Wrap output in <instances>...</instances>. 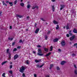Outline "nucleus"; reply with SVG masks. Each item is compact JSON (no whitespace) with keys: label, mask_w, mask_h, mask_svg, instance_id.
<instances>
[{"label":"nucleus","mask_w":77,"mask_h":77,"mask_svg":"<svg viewBox=\"0 0 77 77\" xmlns=\"http://www.w3.org/2000/svg\"><path fill=\"white\" fill-rule=\"evenodd\" d=\"M61 44L63 46L65 45V41H62L61 42Z\"/></svg>","instance_id":"20e7f679"},{"label":"nucleus","mask_w":77,"mask_h":77,"mask_svg":"<svg viewBox=\"0 0 77 77\" xmlns=\"http://www.w3.org/2000/svg\"><path fill=\"white\" fill-rule=\"evenodd\" d=\"M39 28H37L35 30V33H38V32H39Z\"/></svg>","instance_id":"6e6552de"},{"label":"nucleus","mask_w":77,"mask_h":77,"mask_svg":"<svg viewBox=\"0 0 77 77\" xmlns=\"http://www.w3.org/2000/svg\"><path fill=\"white\" fill-rule=\"evenodd\" d=\"M58 51H61V50H60V49H59Z\"/></svg>","instance_id":"bf43d9fd"},{"label":"nucleus","mask_w":77,"mask_h":77,"mask_svg":"<svg viewBox=\"0 0 77 77\" xmlns=\"http://www.w3.org/2000/svg\"><path fill=\"white\" fill-rule=\"evenodd\" d=\"M17 49H20L21 48V46H18L17 47Z\"/></svg>","instance_id":"ea45409f"},{"label":"nucleus","mask_w":77,"mask_h":77,"mask_svg":"<svg viewBox=\"0 0 77 77\" xmlns=\"http://www.w3.org/2000/svg\"><path fill=\"white\" fill-rule=\"evenodd\" d=\"M5 2L6 3H9V2L8 1H5Z\"/></svg>","instance_id":"f704fd0d"},{"label":"nucleus","mask_w":77,"mask_h":77,"mask_svg":"<svg viewBox=\"0 0 77 77\" xmlns=\"http://www.w3.org/2000/svg\"><path fill=\"white\" fill-rule=\"evenodd\" d=\"M75 56V54H72V56Z\"/></svg>","instance_id":"5fc2aeb1"},{"label":"nucleus","mask_w":77,"mask_h":77,"mask_svg":"<svg viewBox=\"0 0 77 77\" xmlns=\"http://www.w3.org/2000/svg\"><path fill=\"white\" fill-rule=\"evenodd\" d=\"M29 18H30V17L29 16H28L26 17V18H27V19H29Z\"/></svg>","instance_id":"4d7b16f0"},{"label":"nucleus","mask_w":77,"mask_h":77,"mask_svg":"<svg viewBox=\"0 0 77 77\" xmlns=\"http://www.w3.org/2000/svg\"><path fill=\"white\" fill-rule=\"evenodd\" d=\"M10 29H12V26H10Z\"/></svg>","instance_id":"052dcab7"},{"label":"nucleus","mask_w":77,"mask_h":77,"mask_svg":"<svg viewBox=\"0 0 77 77\" xmlns=\"http://www.w3.org/2000/svg\"><path fill=\"white\" fill-rule=\"evenodd\" d=\"M66 27L65 26H64V27H63V28L64 29H65Z\"/></svg>","instance_id":"69168bd1"},{"label":"nucleus","mask_w":77,"mask_h":77,"mask_svg":"<svg viewBox=\"0 0 77 77\" xmlns=\"http://www.w3.org/2000/svg\"><path fill=\"white\" fill-rule=\"evenodd\" d=\"M75 74L77 75V69H75Z\"/></svg>","instance_id":"4be33fe9"},{"label":"nucleus","mask_w":77,"mask_h":77,"mask_svg":"<svg viewBox=\"0 0 77 77\" xmlns=\"http://www.w3.org/2000/svg\"><path fill=\"white\" fill-rule=\"evenodd\" d=\"M8 72H9V73H10V74H12V73H13L12 71V70L9 71Z\"/></svg>","instance_id":"412c9836"},{"label":"nucleus","mask_w":77,"mask_h":77,"mask_svg":"<svg viewBox=\"0 0 77 77\" xmlns=\"http://www.w3.org/2000/svg\"><path fill=\"white\" fill-rule=\"evenodd\" d=\"M69 34L70 35V36H72V34L71 33H69Z\"/></svg>","instance_id":"37998d69"},{"label":"nucleus","mask_w":77,"mask_h":77,"mask_svg":"<svg viewBox=\"0 0 77 77\" xmlns=\"http://www.w3.org/2000/svg\"><path fill=\"white\" fill-rule=\"evenodd\" d=\"M2 14V12H1L0 13V15Z\"/></svg>","instance_id":"338daca9"},{"label":"nucleus","mask_w":77,"mask_h":77,"mask_svg":"<svg viewBox=\"0 0 77 77\" xmlns=\"http://www.w3.org/2000/svg\"><path fill=\"white\" fill-rule=\"evenodd\" d=\"M8 39L9 40H10V41H12V39H13V38H8Z\"/></svg>","instance_id":"7c9ffc66"},{"label":"nucleus","mask_w":77,"mask_h":77,"mask_svg":"<svg viewBox=\"0 0 77 77\" xmlns=\"http://www.w3.org/2000/svg\"><path fill=\"white\" fill-rule=\"evenodd\" d=\"M45 51H46V52L48 51V49H47V48H45Z\"/></svg>","instance_id":"2f4dec72"},{"label":"nucleus","mask_w":77,"mask_h":77,"mask_svg":"<svg viewBox=\"0 0 77 77\" xmlns=\"http://www.w3.org/2000/svg\"><path fill=\"white\" fill-rule=\"evenodd\" d=\"M51 32H50V31H49L48 32V34H49V33H50Z\"/></svg>","instance_id":"603ef678"},{"label":"nucleus","mask_w":77,"mask_h":77,"mask_svg":"<svg viewBox=\"0 0 77 77\" xmlns=\"http://www.w3.org/2000/svg\"><path fill=\"white\" fill-rule=\"evenodd\" d=\"M10 69L12 68V65H11L10 66Z\"/></svg>","instance_id":"473e14b6"},{"label":"nucleus","mask_w":77,"mask_h":77,"mask_svg":"<svg viewBox=\"0 0 77 77\" xmlns=\"http://www.w3.org/2000/svg\"><path fill=\"white\" fill-rule=\"evenodd\" d=\"M66 29L67 30L69 29V26H66Z\"/></svg>","instance_id":"72a5a7b5"},{"label":"nucleus","mask_w":77,"mask_h":77,"mask_svg":"<svg viewBox=\"0 0 77 77\" xmlns=\"http://www.w3.org/2000/svg\"><path fill=\"white\" fill-rule=\"evenodd\" d=\"M59 25H57V27H56V30H57V29H59Z\"/></svg>","instance_id":"393cba45"},{"label":"nucleus","mask_w":77,"mask_h":77,"mask_svg":"<svg viewBox=\"0 0 77 77\" xmlns=\"http://www.w3.org/2000/svg\"><path fill=\"white\" fill-rule=\"evenodd\" d=\"M50 66H51V67H53V64H51L50 65Z\"/></svg>","instance_id":"49530a36"},{"label":"nucleus","mask_w":77,"mask_h":77,"mask_svg":"<svg viewBox=\"0 0 77 77\" xmlns=\"http://www.w3.org/2000/svg\"><path fill=\"white\" fill-rule=\"evenodd\" d=\"M33 53H34V54H35V53H36V52L35 51H33Z\"/></svg>","instance_id":"13d9d810"},{"label":"nucleus","mask_w":77,"mask_h":77,"mask_svg":"<svg viewBox=\"0 0 77 77\" xmlns=\"http://www.w3.org/2000/svg\"><path fill=\"white\" fill-rule=\"evenodd\" d=\"M73 32H74V33H77V31L75 29H74L73 31Z\"/></svg>","instance_id":"4468645a"},{"label":"nucleus","mask_w":77,"mask_h":77,"mask_svg":"<svg viewBox=\"0 0 77 77\" xmlns=\"http://www.w3.org/2000/svg\"><path fill=\"white\" fill-rule=\"evenodd\" d=\"M35 8H36V9H38V6H35Z\"/></svg>","instance_id":"8fccbe9b"},{"label":"nucleus","mask_w":77,"mask_h":77,"mask_svg":"<svg viewBox=\"0 0 77 77\" xmlns=\"http://www.w3.org/2000/svg\"><path fill=\"white\" fill-rule=\"evenodd\" d=\"M75 38V36L74 35H73L72 37L70 38V41H72V40H73V39H74Z\"/></svg>","instance_id":"39448f33"},{"label":"nucleus","mask_w":77,"mask_h":77,"mask_svg":"<svg viewBox=\"0 0 77 77\" xmlns=\"http://www.w3.org/2000/svg\"><path fill=\"white\" fill-rule=\"evenodd\" d=\"M57 70H59L60 69V68H59V67H57Z\"/></svg>","instance_id":"c03bdc74"},{"label":"nucleus","mask_w":77,"mask_h":77,"mask_svg":"<svg viewBox=\"0 0 77 77\" xmlns=\"http://www.w3.org/2000/svg\"><path fill=\"white\" fill-rule=\"evenodd\" d=\"M32 9H35V6H34L32 7Z\"/></svg>","instance_id":"4c0bfd02"},{"label":"nucleus","mask_w":77,"mask_h":77,"mask_svg":"<svg viewBox=\"0 0 77 77\" xmlns=\"http://www.w3.org/2000/svg\"><path fill=\"white\" fill-rule=\"evenodd\" d=\"M5 74H6L5 73H4L2 75V77H6V76H5Z\"/></svg>","instance_id":"a878e982"},{"label":"nucleus","mask_w":77,"mask_h":77,"mask_svg":"<svg viewBox=\"0 0 77 77\" xmlns=\"http://www.w3.org/2000/svg\"><path fill=\"white\" fill-rule=\"evenodd\" d=\"M25 63L26 64H27V65H29V60H28L26 61Z\"/></svg>","instance_id":"2eb2a0df"},{"label":"nucleus","mask_w":77,"mask_h":77,"mask_svg":"<svg viewBox=\"0 0 77 77\" xmlns=\"http://www.w3.org/2000/svg\"><path fill=\"white\" fill-rule=\"evenodd\" d=\"M60 6H61V8L60 9V10H62V9H63V8L65 7V5H61Z\"/></svg>","instance_id":"9b49d317"},{"label":"nucleus","mask_w":77,"mask_h":77,"mask_svg":"<svg viewBox=\"0 0 77 77\" xmlns=\"http://www.w3.org/2000/svg\"><path fill=\"white\" fill-rule=\"evenodd\" d=\"M77 45V43H75L74 44V46H75V45Z\"/></svg>","instance_id":"864d4df0"},{"label":"nucleus","mask_w":77,"mask_h":77,"mask_svg":"<svg viewBox=\"0 0 77 77\" xmlns=\"http://www.w3.org/2000/svg\"><path fill=\"white\" fill-rule=\"evenodd\" d=\"M52 2H55V0H51Z\"/></svg>","instance_id":"e2e57ef3"},{"label":"nucleus","mask_w":77,"mask_h":77,"mask_svg":"<svg viewBox=\"0 0 77 77\" xmlns=\"http://www.w3.org/2000/svg\"><path fill=\"white\" fill-rule=\"evenodd\" d=\"M16 17H19V18H22L23 17V16L22 15H20L19 14H16Z\"/></svg>","instance_id":"423d86ee"},{"label":"nucleus","mask_w":77,"mask_h":77,"mask_svg":"<svg viewBox=\"0 0 77 77\" xmlns=\"http://www.w3.org/2000/svg\"><path fill=\"white\" fill-rule=\"evenodd\" d=\"M47 38H48V37H47V35L45 36V39L46 40H47Z\"/></svg>","instance_id":"79ce46f5"},{"label":"nucleus","mask_w":77,"mask_h":77,"mask_svg":"<svg viewBox=\"0 0 77 77\" xmlns=\"http://www.w3.org/2000/svg\"><path fill=\"white\" fill-rule=\"evenodd\" d=\"M20 6L23 7L24 6V4L23 3H21L20 4Z\"/></svg>","instance_id":"b1692460"},{"label":"nucleus","mask_w":77,"mask_h":77,"mask_svg":"<svg viewBox=\"0 0 77 77\" xmlns=\"http://www.w3.org/2000/svg\"><path fill=\"white\" fill-rule=\"evenodd\" d=\"M15 42H14L12 44V46H14V45H15Z\"/></svg>","instance_id":"e433bc0d"},{"label":"nucleus","mask_w":77,"mask_h":77,"mask_svg":"<svg viewBox=\"0 0 77 77\" xmlns=\"http://www.w3.org/2000/svg\"><path fill=\"white\" fill-rule=\"evenodd\" d=\"M40 19L41 20H42V21H44V19L42 18H40Z\"/></svg>","instance_id":"09e8293b"},{"label":"nucleus","mask_w":77,"mask_h":77,"mask_svg":"<svg viewBox=\"0 0 77 77\" xmlns=\"http://www.w3.org/2000/svg\"><path fill=\"white\" fill-rule=\"evenodd\" d=\"M66 37H67L68 38L69 37V34H67L66 35Z\"/></svg>","instance_id":"c9c22d12"},{"label":"nucleus","mask_w":77,"mask_h":77,"mask_svg":"<svg viewBox=\"0 0 77 77\" xmlns=\"http://www.w3.org/2000/svg\"><path fill=\"white\" fill-rule=\"evenodd\" d=\"M17 50V48H14L13 49V51H16Z\"/></svg>","instance_id":"bb28decb"},{"label":"nucleus","mask_w":77,"mask_h":77,"mask_svg":"<svg viewBox=\"0 0 77 77\" xmlns=\"http://www.w3.org/2000/svg\"><path fill=\"white\" fill-rule=\"evenodd\" d=\"M53 50V46H51L50 48V51H51Z\"/></svg>","instance_id":"6ab92c4d"},{"label":"nucleus","mask_w":77,"mask_h":77,"mask_svg":"<svg viewBox=\"0 0 77 77\" xmlns=\"http://www.w3.org/2000/svg\"><path fill=\"white\" fill-rule=\"evenodd\" d=\"M38 52L37 53V55L40 56H43L42 54H41L42 53V51H41V49H38Z\"/></svg>","instance_id":"f257e3e1"},{"label":"nucleus","mask_w":77,"mask_h":77,"mask_svg":"<svg viewBox=\"0 0 77 77\" xmlns=\"http://www.w3.org/2000/svg\"><path fill=\"white\" fill-rule=\"evenodd\" d=\"M34 77H36V74H34Z\"/></svg>","instance_id":"3c124183"},{"label":"nucleus","mask_w":77,"mask_h":77,"mask_svg":"<svg viewBox=\"0 0 77 77\" xmlns=\"http://www.w3.org/2000/svg\"><path fill=\"white\" fill-rule=\"evenodd\" d=\"M51 68H52V67H51V66H50V69H51Z\"/></svg>","instance_id":"0e129e2a"},{"label":"nucleus","mask_w":77,"mask_h":77,"mask_svg":"<svg viewBox=\"0 0 77 77\" xmlns=\"http://www.w3.org/2000/svg\"><path fill=\"white\" fill-rule=\"evenodd\" d=\"M17 1L16 0V1H14V5H16V4H17Z\"/></svg>","instance_id":"c756f323"},{"label":"nucleus","mask_w":77,"mask_h":77,"mask_svg":"<svg viewBox=\"0 0 77 77\" xmlns=\"http://www.w3.org/2000/svg\"><path fill=\"white\" fill-rule=\"evenodd\" d=\"M44 65V63H43L42 65L40 66V68H42Z\"/></svg>","instance_id":"c85d7f7f"},{"label":"nucleus","mask_w":77,"mask_h":77,"mask_svg":"<svg viewBox=\"0 0 77 77\" xmlns=\"http://www.w3.org/2000/svg\"><path fill=\"white\" fill-rule=\"evenodd\" d=\"M30 5H28L27 6V8L28 9H29V8H30Z\"/></svg>","instance_id":"cd10ccee"},{"label":"nucleus","mask_w":77,"mask_h":77,"mask_svg":"<svg viewBox=\"0 0 77 77\" xmlns=\"http://www.w3.org/2000/svg\"><path fill=\"white\" fill-rule=\"evenodd\" d=\"M52 9L53 11L54 12V6H52Z\"/></svg>","instance_id":"aec40b11"},{"label":"nucleus","mask_w":77,"mask_h":77,"mask_svg":"<svg viewBox=\"0 0 77 77\" xmlns=\"http://www.w3.org/2000/svg\"><path fill=\"white\" fill-rule=\"evenodd\" d=\"M65 63H66V62L63 61L61 62V65H64Z\"/></svg>","instance_id":"f8f14e48"},{"label":"nucleus","mask_w":77,"mask_h":77,"mask_svg":"<svg viewBox=\"0 0 77 77\" xmlns=\"http://www.w3.org/2000/svg\"><path fill=\"white\" fill-rule=\"evenodd\" d=\"M24 69H25V67L24 66H22L21 69H20V72H22V73H23V71H24Z\"/></svg>","instance_id":"f03ea898"},{"label":"nucleus","mask_w":77,"mask_h":77,"mask_svg":"<svg viewBox=\"0 0 77 77\" xmlns=\"http://www.w3.org/2000/svg\"><path fill=\"white\" fill-rule=\"evenodd\" d=\"M37 66L38 67V68H40V66H39V65H37Z\"/></svg>","instance_id":"a18cd8bd"},{"label":"nucleus","mask_w":77,"mask_h":77,"mask_svg":"<svg viewBox=\"0 0 77 77\" xmlns=\"http://www.w3.org/2000/svg\"><path fill=\"white\" fill-rule=\"evenodd\" d=\"M71 31H69V33H71Z\"/></svg>","instance_id":"774afa93"},{"label":"nucleus","mask_w":77,"mask_h":77,"mask_svg":"<svg viewBox=\"0 0 77 77\" xmlns=\"http://www.w3.org/2000/svg\"><path fill=\"white\" fill-rule=\"evenodd\" d=\"M51 54V52H49L48 54H46V55H45V56H48L49 55H50Z\"/></svg>","instance_id":"a211bd4d"},{"label":"nucleus","mask_w":77,"mask_h":77,"mask_svg":"<svg viewBox=\"0 0 77 77\" xmlns=\"http://www.w3.org/2000/svg\"><path fill=\"white\" fill-rule=\"evenodd\" d=\"M9 49H7V53H8V54H9V58L10 59H11V53H9Z\"/></svg>","instance_id":"7ed1b4c3"},{"label":"nucleus","mask_w":77,"mask_h":77,"mask_svg":"<svg viewBox=\"0 0 77 77\" xmlns=\"http://www.w3.org/2000/svg\"><path fill=\"white\" fill-rule=\"evenodd\" d=\"M18 56L17 54H16L14 57V59L15 60L18 58Z\"/></svg>","instance_id":"0eeeda50"},{"label":"nucleus","mask_w":77,"mask_h":77,"mask_svg":"<svg viewBox=\"0 0 77 77\" xmlns=\"http://www.w3.org/2000/svg\"><path fill=\"white\" fill-rule=\"evenodd\" d=\"M74 66L75 68H77V67H76V66H75V65H74Z\"/></svg>","instance_id":"680f3d73"},{"label":"nucleus","mask_w":77,"mask_h":77,"mask_svg":"<svg viewBox=\"0 0 77 77\" xmlns=\"http://www.w3.org/2000/svg\"><path fill=\"white\" fill-rule=\"evenodd\" d=\"M45 77H50V76L48 75H47L45 76Z\"/></svg>","instance_id":"de8ad7c7"},{"label":"nucleus","mask_w":77,"mask_h":77,"mask_svg":"<svg viewBox=\"0 0 77 77\" xmlns=\"http://www.w3.org/2000/svg\"><path fill=\"white\" fill-rule=\"evenodd\" d=\"M22 42V40H20L19 41L20 43H21Z\"/></svg>","instance_id":"6e6d98bb"},{"label":"nucleus","mask_w":77,"mask_h":77,"mask_svg":"<svg viewBox=\"0 0 77 77\" xmlns=\"http://www.w3.org/2000/svg\"><path fill=\"white\" fill-rule=\"evenodd\" d=\"M40 61H41V60H35V62L36 63H38V62H40Z\"/></svg>","instance_id":"ddd939ff"},{"label":"nucleus","mask_w":77,"mask_h":77,"mask_svg":"<svg viewBox=\"0 0 77 77\" xmlns=\"http://www.w3.org/2000/svg\"><path fill=\"white\" fill-rule=\"evenodd\" d=\"M2 4L4 6H8L7 4L5 3V1H2Z\"/></svg>","instance_id":"1a4fd4ad"},{"label":"nucleus","mask_w":77,"mask_h":77,"mask_svg":"<svg viewBox=\"0 0 77 77\" xmlns=\"http://www.w3.org/2000/svg\"><path fill=\"white\" fill-rule=\"evenodd\" d=\"M53 23L55 24H58V22H57L55 20H54L53 21Z\"/></svg>","instance_id":"f3484780"},{"label":"nucleus","mask_w":77,"mask_h":77,"mask_svg":"<svg viewBox=\"0 0 77 77\" xmlns=\"http://www.w3.org/2000/svg\"><path fill=\"white\" fill-rule=\"evenodd\" d=\"M9 4L11 5V6H13V3L12 2H9Z\"/></svg>","instance_id":"5701e85b"},{"label":"nucleus","mask_w":77,"mask_h":77,"mask_svg":"<svg viewBox=\"0 0 77 77\" xmlns=\"http://www.w3.org/2000/svg\"><path fill=\"white\" fill-rule=\"evenodd\" d=\"M37 47H39V48H40V47H41V45H37Z\"/></svg>","instance_id":"58836bf2"},{"label":"nucleus","mask_w":77,"mask_h":77,"mask_svg":"<svg viewBox=\"0 0 77 77\" xmlns=\"http://www.w3.org/2000/svg\"><path fill=\"white\" fill-rule=\"evenodd\" d=\"M23 77H25V76H26V75H25V74H24V73H23Z\"/></svg>","instance_id":"a19ab883"},{"label":"nucleus","mask_w":77,"mask_h":77,"mask_svg":"<svg viewBox=\"0 0 77 77\" xmlns=\"http://www.w3.org/2000/svg\"><path fill=\"white\" fill-rule=\"evenodd\" d=\"M6 62H8V61H5L4 62H3L2 63V65H4V64H5V63H6Z\"/></svg>","instance_id":"dca6fc26"},{"label":"nucleus","mask_w":77,"mask_h":77,"mask_svg":"<svg viewBox=\"0 0 77 77\" xmlns=\"http://www.w3.org/2000/svg\"><path fill=\"white\" fill-rule=\"evenodd\" d=\"M59 38H55L53 40V42H57V41H58V40H59Z\"/></svg>","instance_id":"9d476101"}]
</instances>
